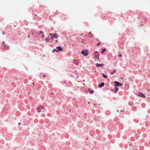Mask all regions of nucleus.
Returning a JSON list of instances; mask_svg holds the SVG:
<instances>
[{
  "label": "nucleus",
  "instance_id": "2",
  "mask_svg": "<svg viewBox=\"0 0 150 150\" xmlns=\"http://www.w3.org/2000/svg\"><path fill=\"white\" fill-rule=\"evenodd\" d=\"M44 107L43 106H40L37 108V110L38 112H40L41 111V109H44Z\"/></svg>",
  "mask_w": 150,
  "mask_h": 150
},
{
  "label": "nucleus",
  "instance_id": "23",
  "mask_svg": "<svg viewBox=\"0 0 150 150\" xmlns=\"http://www.w3.org/2000/svg\"><path fill=\"white\" fill-rule=\"evenodd\" d=\"M45 76H45V75H43V77H45Z\"/></svg>",
  "mask_w": 150,
  "mask_h": 150
},
{
  "label": "nucleus",
  "instance_id": "26",
  "mask_svg": "<svg viewBox=\"0 0 150 150\" xmlns=\"http://www.w3.org/2000/svg\"><path fill=\"white\" fill-rule=\"evenodd\" d=\"M117 112H119V110H117Z\"/></svg>",
  "mask_w": 150,
  "mask_h": 150
},
{
  "label": "nucleus",
  "instance_id": "24",
  "mask_svg": "<svg viewBox=\"0 0 150 150\" xmlns=\"http://www.w3.org/2000/svg\"><path fill=\"white\" fill-rule=\"evenodd\" d=\"M18 125H21V123H18Z\"/></svg>",
  "mask_w": 150,
  "mask_h": 150
},
{
  "label": "nucleus",
  "instance_id": "20",
  "mask_svg": "<svg viewBox=\"0 0 150 150\" xmlns=\"http://www.w3.org/2000/svg\"><path fill=\"white\" fill-rule=\"evenodd\" d=\"M118 57H122V55H121V54H119V55H118Z\"/></svg>",
  "mask_w": 150,
  "mask_h": 150
},
{
  "label": "nucleus",
  "instance_id": "6",
  "mask_svg": "<svg viewBox=\"0 0 150 150\" xmlns=\"http://www.w3.org/2000/svg\"><path fill=\"white\" fill-rule=\"evenodd\" d=\"M39 34L40 36L42 38V39L44 38V34L42 32H40L39 33Z\"/></svg>",
  "mask_w": 150,
  "mask_h": 150
},
{
  "label": "nucleus",
  "instance_id": "15",
  "mask_svg": "<svg viewBox=\"0 0 150 150\" xmlns=\"http://www.w3.org/2000/svg\"><path fill=\"white\" fill-rule=\"evenodd\" d=\"M49 36H48V37L47 38L45 39V40H46V41H47V42H49Z\"/></svg>",
  "mask_w": 150,
  "mask_h": 150
},
{
  "label": "nucleus",
  "instance_id": "17",
  "mask_svg": "<svg viewBox=\"0 0 150 150\" xmlns=\"http://www.w3.org/2000/svg\"><path fill=\"white\" fill-rule=\"evenodd\" d=\"M103 77L105 78H107V76L106 75H105L104 74H103Z\"/></svg>",
  "mask_w": 150,
  "mask_h": 150
},
{
  "label": "nucleus",
  "instance_id": "18",
  "mask_svg": "<svg viewBox=\"0 0 150 150\" xmlns=\"http://www.w3.org/2000/svg\"><path fill=\"white\" fill-rule=\"evenodd\" d=\"M89 35H91V36H90V35L89 36L91 38H92V36H93V35L91 34V32H90L89 33Z\"/></svg>",
  "mask_w": 150,
  "mask_h": 150
},
{
  "label": "nucleus",
  "instance_id": "25",
  "mask_svg": "<svg viewBox=\"0 0 150 150\" xmlns=\"http://www.w3.org/2000/svg\"><path fill=\"white\" fill-rule=\"evenodd\" d=\"M56 41L57 42H58V41L57 40H56Z\"/></svg>",
  "mask_w": 150,
  "mask_h": 150
},
{
  "label": "nucleus",
  "instance_id": "1",
  "mask_svg": "<svg viewBox=\"0 0 150 150\" xmlns=\"http://www.w3.org/2000/svg\"><path fill=\"white\" fill-rule=\"evenodd\" d=\"M49 35H50L52 36L51 37V38L52 39L53 38H57L58 37V35L57 34H56V33L50 34Z\"/></svg>",
  "mask_w": 150,
  "mask_h": 150
},
{
  "label": "nucleus",
  "instance_id": "4",
  "mask_svg": "<svg viewBox=\"0 0 150 150\" xmlns=\"http://www.w3.org/2000/svg\"><path fill=\"white\" fill-rule=\"evenodd\" d=\"M94 54L95 58H97L98 57L99 55L98 52L96 51L94 52Z\"/></svg>",
  "mask_w": 150,
  "mask_h": 150
},
{
  "label": "nucleus",
  "instance_id": "8",
  "mask_svg": "<svg viewBox=\"0 0 150 150\" xmlns=\"http://www.w3.org/2000/svg\"><path fill=\"white\" fill-rule=\"evenodd\" d=\"M81 53L82 54H83L85 56H87L88 55V53L87 52L85 53L84 50H82V51Z\"/></svg>",
  "mask_w": 150,
  "mask_h": 150
},
{
  "label": "nucleus",
  "instance_id": "3",
  "mask_svg": "<svg viewBox=\"0 0 150 150\" xmlns=\"http://www.w3.org/2000/svg\"><path fill=\"white\" fill-rule=\"evenodd\" d=\"M115 84L116 85V86H122V85L118 81H115Z\"/></svg>",
  "mask_w": 150,
  "mask_h": 150
},
{
  "label": "nucleus",
  "instance_id": "22",
  "mask_svg": "<svg viewBox=\"0 0 150 150\" xmlns=\"http://www.w3.org/2000/svg\"><path fill=\"white\" fill-rule=\"evenodd\" d=\"M118 88H115V90L116 91H118Z\"/></svg>",
  "mask_w": 150,
  "mask_h": 150
},
{
  "label": "nucleus",
  "instance_id": "19",
  "mask_svg": "<svg viewBox=\"0 0 150 150\" xmlns=\"http://www.w3.org/2000/svg\"><path fill=\"white\" fill-rule=\"evenodd\" d=\"M100 44H101V43L100 42H98V43L97 44V46H98V45H100Z\"/></svg>",
  "mask_w": 150,
  "mask_h": 150
},
{
  "label": "nucleus",
  "instance_id": "5",
  "mask_svg": "<svg viewBox=\"0 0 150 150\" xmlns=\"http://www.w3.org/2000/svg\"><path fill=\"white\" fill-rule=\"evenodd\" d=\"M3 44V48L4 49H7L8 48V46H6L5 45V42H3L2 43Z\"/></svg>",
  "mask_w": 150,
  "mask_h": 150
},
{
  "label": "nucleus",
  "instance_id": "11",
  "mask_svg": "<svg viewBox=\"0 0 150 150\" xmlns=\"http://www.w3.org/2000/svg\"><path fill=\"white\" fill-rule=\"evenodd\" d=\"M116 71L115 69H114L112 71H111L110 73V74L111 75H112L114 73L116 72Z\"/></svg>",
  "mask_w": 150,
  "mask_h": 150
},
{
  "label": "nucleus",
  "instance_id": "10",
  "mask_svg": "<svg viewBox=\"0 0 150 150\" xmlns=\"http://www.w3.org/2000/svg\"><path fill=\"white\" fill-rule=\"evenodd\" d=\"M104 83H102L98 85V86L100 88H101L102 87L104 86Z\"/></svg>",
  "mask_w": 150,
  "mask_h": 150
},
{
  "label": "nucleus",
  "instance_id": "21",
  "mask_svg": "<svg viewBox=\"0 0 150 150\" xmlns=\"http://www.w3.org/2000/svg\"><path fill=\"white\" fill-rule=\"evenodd\" d=\"M63 18L65 19H66V16L63 15Z\"/></svg>",
  "mask_w": 150,
  "mask_h": 150
},
{
  "label": "nucleus",
  "instance_id": "12",
  "mask_svg": "<svg viewBox=\"0 0 150 150\" xmlns=\"http://www.w3.org/2000/svg\"><path fill=\"white\" fill-rule=\"evenodd\" d=\"M103 65L102 64H96V67H98L100 66H103Z\"/></svg>",
  "mask_w": 150,
  "mask_h": 150
},
{
  "label": "nucleus",
  "instance_id": "7",
  "mask_svg": "<svg viewBox=\"0 0 150 150\" xmlns=\"http://www.w3.org/2000/svg\"><path fill=\"white\" fill-rule=\"evenodd\" d=\"M138 96L140 97H142L144 98H145V96H144V94H143L141 93H139Z\"/></svg>",
  "mask_w": 150,
  "mask_h": 150
},
{
  "label": "nucleus",
  "instance_id": "16",
  "mask_svg": "<svg viewBox=\"0 0 150 150\" xmlns=\"http://www.w3.org/2000/svg\"><path fill=\"white\" fill-rule=\"evenodd\" d=\"M105 51V49H103L101 51L102 53H103Z\"/></svg>",
  "mask_w": 150,
  "mask_h": 150
},
{
  "label": "nucleus",
  "instance_id": "9",
  "mask_svg": "<svg viewBox=\"0 0 150 150\" xmlns=\"http://www.w3.org/2000/svg\"><path fill=\"white\" fill-rule=\"evenodd\" d=\"M56 48L57 49L58 51H62L63 50L62 48L59 46L57 47Z\"/></svg>",
  "mask_w": 150,
  "mask_h": 150
},
{
  "label": "nucleus",
  "instance_id": "14",
  "mask_svg": "<svg viewBox=\"0 0 150 150\" xmlns=\"http://www.w3.org/2000/svg\"><path fill=\"white\" fill-rule=\"evenodd\" d=\"M58 52V50H57V49H53V50L52 52Z\"/></svg>",
  "mask_w": 150,
  "mask_h": 150
},
{
  "label": "nucleus",
  "instance_id": "13",
  "mask_svg": "<svg viewBox=\"0 0 150 150\" xmlns=\"http://www.w3.org/2000/svg\"><path fill=\"white\" fill-rule=\"evenodd\" d=\"M89 91L90 93V94H92L94 92V91L93 90H91L89 89Z\"/></svg>",
  "mask_w": 150,
  "mask_h": 150
}]
</instances>
